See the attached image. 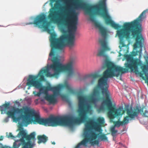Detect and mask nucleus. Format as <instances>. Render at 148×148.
Returning <instances> with one entry per match:
<instances>
[{
  "label": "nucleus",
  "mask_w": 148,
  "mask_h": 148,
  "mask_svg": "<svg viewBox=\"0 0 148 148\" xmlns=\"http://www.w3.org/2000/svg\"><path fill=\"white\" fill-rule=\"evenodd\" d=\"M78 100L79 117L74 118L71 115H66L63 116H54L58 118V124L53 127L58 125L71 126L75 124H79L82 122H86L85 127L84 130L83 136L84 138L82 140V143L84 146L87 147V143L89 142L92 145H98L99 140H95L99 136V133H96L91 131L88 133L90 130H94L95 131H99L100 127L103 124L104 119L103 117L98 118L97 122L95 121L92 118H88L86 114L90 113L91 111V106L89 104H86V97L81 94L77 95Z\"/></svg>",
  "instance_id": "1"
},
{
  "label": "nucleus",
  "mask_w": 148,
  "mask_h": 148,
  "mask_svg": "<svg viewBox=\"0 0 148 148\" xmlns=\"http://www.w3.org/2000/svg\"><path fill=\"white\" fill-rule=\"evenodd\" d=\"M105 66L107 69L103 72L102 77L98 80V84L94 88L92 92L88 98V101L92 104H96L101 99L99 96V93L98 88L101 89V92L106 96L104 101L107 106L108 114L109 117L113 119L121 114L120 109H117L115 105H112L111 101L110 93L108 90L109 86L107 84L108 79L114 77H118L120 73H123L125 69L114 65L111 62L107 61L106 62Z\"/></svg>",
  "instance_id": "2"
},
{
  "label": "nucleus",
  "mask_w": 148,
  "mask_h": 148,
  "mask_svg": "<svg viewBox=\"0 0 148 148\" xmlns=\"http://www.w3.org/2000/svg\"><path fill=\"white\" fill-rule=\"evenodd\" d=\"M74 0L75 2L74 5L75 7L77 8H81L85 10L86 13L90 15V20L94 23L95 27L99 29L103 38L99 40L103 49L98 52L97 56H106L105 53V51L110 50V48L106 45L107 30L100 23L96 20L94 16L96 14L101 16L105 19L106 24L110 25L115 29H118L121 27V25L115 23L112 21L108 14L106 3V0H101L98 5H91L81 1Z\"/></svg>",
  "instance_id": "3"
},
{
  "label": "nucleus",
  "mask_w": 148,
  "mask_h": 148,
  "mask_svg": "<svg viewBox=\"0 0 148 148\" xmlns=\"http://www.w3.org/2000/svg\"><path fill=\"white\" fill-rule=\"evenodd\" d=\"M52 64L50 66V68L55 71L53 74H51L47 69H42L40 70L37 75H30L27 79V85L29 87L34 86L39 90L42 93H47L49 90L52 91L54 94L58 92V90L62 88L61 86L58 85L56 86L52 87L50 85L47 86H42L39 81L38 79V76L40 77L39 80L43 81L45 74L47 77H54L58 78L59 74L61 72H67L68 76H72L74 74L73 69V62L71 61L65 65L62 64L60 62V60L57 57H53L51 59Z\"/></svg>",
  "instance_id": "4"
},
{
  "label": "nucleus",
  "mask_w": 148,
  "mask_h": 148,
  "mask_svg": "<svg viewBox=\"0 0 148 148\" xmlns=\"http://www.w3.org/2000/svg\"><path fill=\"white\" fill-rule=\"evenodd\" d=\"M65 18L64 23L68 25L71 23V33L69 34H64L58 38H56V35L53 33L51 34L50 41L51 42V50L49 56H54L56 50L64 51V48L66 45L70 48L74 45L75 40V32L77 29L78 17L74 10L70 5L66 7Z\"/></svg>",
  "instance_id": "5"
},
{
  "label": "nucleus",
  "mask_w": 148,
  "mask_h": 148,
  "mask_svg": "<svg viewBox=\"0 0 148 148\" xmlns=\"http://www.w3.org/2000/svg\"><path fill=\"white\" fill-rule=\"evenodd\" d=\"M10 103L8 102L0 106V110L1 114L3 112H6L8 118L11 117L13 119H16V114H19L22 119L23 122L25 126L33 122L45 126H54L58 124V118L51 116L47 118H41L39 114L36 112L33 109H30L27 107L19 108L15 107L12 108V111H6L10 109Z\"/></svg>",
  "instance_id": "6"
},
{
  "label": "nucleus",
  "mask_w": 148,
  "mask_h": 148,
  "mask_svg": "<svg viewBox=\"0 0 148 148\" xmlns=\"http://www.w3.org/2000/svg\"><path fill=\"white\" fill-rule=\"evenodd\" d=\"M146 12V11L144 10L137 19L130 22L125 23L123 26V28L117 31V34L120 39L124 38H129L130 33L133 37L135 38V42L133 45L134 49H136L138 47H140V49L139 51H136L135 56L138 53L140 54L142 51V43L144 39L141 33L142 31V25L139 22L145 17Z\"/></svg>",
  "instance_id": "7"
},
{
  "label": "nucleus",
  "mask_w": 148,
  "mask_h": 148,
  "mask_svg": "<svg viewBox=\"0 0 148 148\" xmlns=\"http://www.w3.org/2000/svg\"><path fill=\"white\" fill-rule=\"evenodd\" d=\"M124 58L128 62L125 64L126 68L130 70L131 71L133 72L136 74H139L141 77L144 75L145 77L143 78L145 80L148 86V73L147 72L148 70V66L143 64L140 60L138 58L133 59L130 55L126 54L124 55Z\"/></svg>",
  "instance_id": "8"
},
{
  "label": "nucleus",
  "mask_w": 148,
  "mask_h": 148,
  "mask_svg": "<svg viewBox=\"0 0 148 148\" xmlns=\"http://www.w3.org/2000/svg\"><path fill=\"white\" fill-rule=\"evenodd\" d=\"M19 130L20 132L18 136H21V138L15 141L12 148H19L21 145L22 148H33L35 145L36 133L33 132L28 135L23 128H21Z\"/></svg>",
  "instance_id": "9"
},
{
  "label": "nucleus",
  "mask_w": 148,
  "mask_h": 148,
  "mask_svg": "<svg viewBox=\"0 0 148 148\" xmlns=\"http://www.w3.org/2000/svg\"><path fill=\"white\" fill-rule=\"evenodd\" d=\"M119 108L120 109V111L121 112V114L116 116L115 118L120 115H122L124 113L125 111L126 112L127 115L124 117L122 121H118L114 122V126L118 127H119L121 125L127 124L129 123V121L134 120L135 118L138 116L139 114V112L140 110L138 108H137L134 110H133L132 109L125 108V110H123L122 113H121V109L120 108H119ZM107 115H108V114ZM108 116L110 119H112L114 118L113 119L110 118L108 115Z\"/></svg>",
  "instance_id": "10"
},
{
  "label": "nucleus",
  "mask_w": 148,
  "mask_h": 148,
  "mask_svg": "<svg viewBox=\"0 0 148 148\" xmlns=\"http://www.w3.org/2000/svg\"><path fill=\"white\" fill-rule=\"evenodd\" d=\"M29 24H34L39 28H43L49 33H50L51 30L49 28L50 23L46 20L45 15H39L34 18L33 22H31Z\"/></svg>",
  "instance_id": "11"
},
{
  "label": "nucleus",
  "mask_w": 148,
  "mask_h": 148,
  "mask_svg": "<svg viewBox=\"0 0 148 148\" xmlns=\"http://www.w3.org/2000/svg\"><path fill=\"white\" fill-rule=\"evenodd\" d=\"M61 14H59L57 17V12L55 11V8L52 7L50 10L48 18L51 23H56L59 22L61 18Z\"/></svg>",
  "instance_id": "12"
},
{
  "label": "nucleus",
  "mask_w": 148,
  "mask_h": 148,
  "mask_svg": "<svg viewBox=\"0 0 148 148\" xmlns=\"http://www.w3.org/2000/svg\"><path fill=\"white\" fill-rule=\"evenodd\" d=\"M61 88H60L58 92L56 94H53L51 95H49L47 94L45 97V99L48 101L50 104H54L57 102V100L56 98V96H58L60 94V90Z\"/></svg>",
  "instance_id": "13"
},
{
  "label": "nucleus",
  "mask_w": 148,
  "mask_h": 148,
  "mask_svg": "<svg viewBox=\"0 0 148 148\" xmlns=\"http://www.w3.org/2000/svg\"><path fill=\"white\" fill-rule=\"evenodd\" d=\"M37 139L38 143L39 144L42 143H45L48 140V137L44 135L38 136Z\"/></svg>",
  "instance_id": "14"
},
{
  "label": "nucleus",
  "mask_w": 148,
  "mask_h": 148,
  "mask_svg": "<svg viewBox=\"0 0 148 148\" xmlns=\"http://www.w3.org/2000/svg\"><path fill=\"white\" fill-rule=\"evenodd\" d=\"M91 77L93 79L91 80L90 83L94 84L95 82V79L100 77V75L97 73L91 74Z\"/></svg>",
  "instance_id": "15"
},
{
  "label": "nucleus",
  "mask_w": 148,
  "mask_h": 148,
  "mask_svg": "<svg viewBox=\"0 0 148 148\" xmlns=\"http://www.w3.org/2000/svg\"><path fill=\"white\" fill-rule=\"evenodd\" d=\"M137 108H138V109L140 110L139 112H141V114L143 116L145 117L148 118V111L147 110H145V111L143 112V108L141 109H139V108L138 107H136L135 108H134V109L132 110H135V109H136Z\"/></svg>",
  "instance_id": "16"
},
{
  "label": "nucleus",
  "mask_w": 148,
  "mask_h": 148,
  "mask_svg": "<svg viewBox=\"0 0 148 148\" xmlns=\"http://www.w3.org/2000/svg\"><path fill=\"white\" fill-rule=\"evenodd\" d=\"M64 0H50V4L51 5H52V4L54 2H56V3L54 4V6L55 7H57L59 6L60 5V2L64 1Z\"/></svg>",
  "instance_id": "17"
},
{
  "label": "nucleus",
  "mask_w": 148,
  "mask_h": 148,
  "mask_svg": "<svg viewBox=\"0 0 148 148\" xmlns=\"http://www.w3.org/2000/svg\"><path fill=\"white\" fill-rule=\"evenodd\" d=\"M98 136L99 137L98 139L101 141H107L108 138L105 134H102L99 135Z\"/></svg>",
  "instance_id": "18"
},
{
  "label": "nucleus",
  "mask_w": 148,
  "mask_h": 148,
  "mask_svg": "<svg viewBox=\"0 0 148 148\" xmlns=\"http://www.w3.org/2000/svg\"><path fill=\"white\" fill-rule=\"evenodd\" d=\"M61 96L63 100H64L67 102H69V100L68 96L64 94L61 95Z\"/></svg>",
  "instance_id": "19"
},
{
  "label": "nucleus",
  "mask_w": 148,
  "mask_h": 148,
  "mask_svg": "<svg viewBox=\"0 0 148 148\" xmlns=\"http://www.w3.org/2000/svg\"><path fill=\"white\" fill-rule=\"evenodd\" d=\"M7 136H8V138H10L12 139H14V138L18 137H20L21 136H18V134L16 136H14L10 132L9 133L8 135Z\"/></svg>",
  "instance_id": "20"
},
{
  "label": "nucleus",
  "mask_w": 148,
  "mask_h": 148,
  "mask_svg": "<svg viewBox=\"0 0 148 148\" xmlns=\"http://www.w3.org/2000/svg\"><path fill=\"white\" fill-rule=\"evenodd\" d=\"M110 131L111 132L113 136H114L117 132V130H115L114 127H112L111 128Z\"/></svg>",
  "instance_id": "21"
},
{
  "label": "nucleus",
  "mask_w": 148,
  "mask_h": 148,
  "mask_svg": "<svg viewBox=\"0 0 148 148\" xmlns=\"http://www.w3.org/2000/svg\"><path fill=\"white\" fill-rule=\"evenodd\" d=\"M114 64V65H116V66H119V67H120L122 68H123V69H125V70H124V71H125V72H124V73H121H121H120V74H119V75L117 77H119V76L120 75H121V76H120V79L121 80H122V79H121V75L122 74H123V73H126V72H127L128 70H127V69H125V68H123V67H121V66H118L114 64Z\"/></svg>",
  "instance_id": "22"
},
{
  "label": "nucleus",
  "mask_w": 148,
  "mask_h": 148,
  "mask_svg": "<svg viewBox=\"0 0 148 148\" xmlns=\"http://www.w3.org/2000/svg\"><path fill=\"white\" fill-rule=\"evenodd\" d=\"M33 94L35 96L39 97L41 94V92H40V91L39 92H37L36 91H34L33 92Z\"/></svg>",
  "instance_id": "23"
},
{
  "label": "nucleus",
  "mask_w": 148,
  "mask_h": 148,
  "mask_svg": "<svg viewBox=\"0 0 148 148\" xmlns=\"http://www.w3.org/2000/svg\"><path fill=\"white\" fill-rule=\"evenodd\" d=\"M0 148H11V147L6 145L3 146L2 144L0 143Z\"/></svg>",
  "instance_id": "24"
},
{
  "label": "nucleus",
  "mask_w": 148,
  "mask_h": 148,
  "mask_svg": "<svg viewBox=\"0 0 148 148\" xmlns=\"http://www.w3.org/2000/svg\"><path fill=\"white\" fill-rule=\"evenodd\" d=\"M81 145H82L84 146V145L82 143V141L78 144L77 146L75 147V148H80V146Z\"/></svg>",
  "instance_id": "25"
},
{
  "label": "nucleus",
  "mask_w": 148,
  "mask_h": 148,
  "mask_svg": "<svg viewBox=\"0 0 148 148\" xmlns=\"http://www.w3.org/2000/svg\"><path fill=\"white\" fill-rule=\"evenodd\" d=\"M90 77H91V74L85 75L84 76V78L85 79H87Z\"/></svg>",
  "instance_id": "26"
},
{
  "label": "nucleus",
  "mask_w": 148,
  "mask_h": 148,
  "mask_svg": "<svg viewBox=\"0 0 148 148\" xmlns=\"http://www.w3.org/2000/svg\"><path fill=\"white\" fill-rule=\"evenodd\" d=\"M90 77H91V74L85 75L84 76V78L85 79H87Z\"/></svg>",
  "instance_id": "27"
},
{
  "label": "nucleus",
  "mask_w": 148,
  "mask_h": 148,
  "mask_svg": "<svg viewBox=\"0 0 148 148\" xmlns=\"http://www.w3.org/2000/svg\"><path fill=\"white\" fill-rule=\"evenodd\" d=\"M121 47H127L125 44L123 42H121Z\"/></svg>",
  "instance_id": "28"
},
{
  "label": "nucleus",
  "mask_w": 148,
  "mask_h": 148,
  "mask_svg": "<svg viewBox=\"0 0 148 148\" xmlns=\"http://www.w3.org/2000/svg\"><path fill=\"white\" fill-rule=\"evenodd\" d=\"M63 86L64 87H66V88H68L69 87V86H68V85L67 84H64V85Z\"/></svg>",
  "instance_id": "29"
},
{
  "label": "nucleus",
  "mask_w": 148,
  "mask_h": 148,
  "mask_svg": "<svg viewBox=\"0 0 148 148\" xmlns=\"http://www.w3.org/2000/svg\"><path fill=\"white\" fill-rule=\"evenodd\" d=\"M69 91L70 92H71V93H74V92L73 90L71 89H69Z\"/></svg>",
  "instance_id": "30"
},
{
  "label": "nucleus",
  "mask_w": 148,
  "mask_h": 148,
  "mask_svg": "<svg viewBox=\"0 0 148 148\" xmlns=\"http://www.w3.org/2000/svg\"><path fill=\"white\" fill-rule=\"evenodd\" d=\"M4 121L6 122H8V118H6L5 119H4Z\"/></svg>",
  "instance_id": "31"
},
{
  "label": "nucleus",
  "mask_w": 148,
  "mask_h": 148,
  "mask_svg": "<svg viewBox=\"0 0 148 148\" xmlns=\"http://www.w3.org/2000/svg\"><path fill=\"white\" fill-rule=\"evenodd\" d=\"M3 137L2 136H1L0 137V140H3Z\"/></svg>",
  "instance_id": "32"
},
{
  "label": "nucleus",
  "mask_w": 148,
  "mask_h": 148,
  "mask_svg": "<svg viewBox=\"0 0 148 148\" xmlns=\"http://www.w3.org/2000/svg\"><path fill=\"white\" fill-rule=\"evenodd\" d=\"M52 144L53 145H55V143L54 142H53L52 143Z\"/></svg>",
  "instance_id": "33"
}]
</instances>
